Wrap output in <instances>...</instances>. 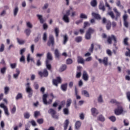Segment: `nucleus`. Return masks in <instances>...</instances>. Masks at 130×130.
Masks as SVG:
<instances>
[{
    "instance_id": "f257e3e1",
    "label": "nucleus",
    "mask_w": 130,
    "mask_h": 130,
    "mask_svg": "<svg viewBox=\"0 0 130 130\" xmlns=\"http://www.w3.org/2000/svg\"><path fill=\"white\" fill-rule=\"evenodd\" d=\"M25 91L28 94V98H31L33 96V89L31 88V84L30 83L27 82L25 84Z\"/></svg>"
},
{
    "instance_id": "f03ea898",
    "label": "nucleus",
    "mask_w": 130,
    "mask_h": 130,
    "mask_svg": "<svg viewBox=\"0 0 130 130\" xmlns=\"http://www.w3.org/2000/svg\"><path fill=\"white\" fill-rule=\"evenodd\" d=\"M112 40H114V46H116V43H117V40H116V37L115 36L112 35L111 37L108 38L107 42L109 44H111L112 43Z\"/></svg>"
},
{
    "instance_id": "7ed1b4c3",
    "label": "nucleus",
    "mask_w": 130,
    "mask_h": 130,
    "mask_svg": "<svg viewBox=\"0 0 130 130\" xmlns=\"http://www.w3.org/2000/svg\"><path fill=\"white\" fill-rule=\"evenodd\" d=\"M116 16L115 17V16H114V13H113V12L111 11V12H109L108 13V14L111 16V18L113 20L114 19H115V21H117V20H118V18H119V17H120V13H119V12H118L116 13Z\"/></svg>"
},
{
    "instance_id": "20e7f679",
    "label": "nucleus",
    "mask_w": 130,
    "mask_h": 130,
    "mask_svg": "<svg viewBox=\"0 0 130 130\" xmlns=\"http://www.w3.org/2000/svg\"><path fill=\"white\" fill-rule=\"evenodd\" d=\"M114 112L116 115H120L123 112V108L121 106H118V107L115 109Z\"/></svg>"
},
{
    "instance_id": "39448f33",
    "label": "nucleus",
    "mask_w": 130,
    "mask_h": 130,
    "mask_svg": "<svg viewBox=\"0 0 130 130\" xmlns=\"http://www.w3.org/2000/svg\"><path fill=\"white\" fill-rule=\"evenodd\" d=\"M48 113H49V114H51L53 118H55V119H58V117L56 116V115H55L56 114V112L53 109H50L48 110Z\"/></svg>"
},
{
    "instance_id": "423d86ee",
    "label": "nucleus",
    "mask_w": 130,
    "mask_h": 130,
    "mask_svg": "<svg viewBox=\"0 0 130 130\" xmlns=\"http://www.w3.org/2000/svg\"><path fill=\"white\" fill-rule=\"evenodd\" d=\"M52 83L54 86L58 87V84H60L61 83V78L60 77H57L56 79H53Z\"/></svg>"
},
{
    "instance_id": "0eeeda50",
    "label": "nucleus",
    "mask_w": 130,
    "mask_h": 130,
    "mask_svg": "<svg viewBox=\"0 0 130 130\" xmlns=\"http://www.w3.org/2000/svg\"><path fill=\"white\" fill-rule=\"evenodd\" d=\"M39 75L41 78H42V77L47 78V77H48V71H47V69H44L43 72H39Z\"/></svg>"
},
{
    "instance_id": "6e6552de",
    "label": "nucleus",
    "mask_w": 130,
    "mask_h": 130,
    "mask_svg": "<svg viewBox=\"0 0 130 130\" xmlns=\"http://www.w3.org/2000/svg\"><path fill=\"white\" fill-rule=\"evenodd\" d=\"M48 46H54V38H53V36L50 35L49 37V41L47 43Z\"/></svg>"
},
{
    "instance_id": "1a4fd4ad",
    "label": "nucleus",
    "mask_w": 130,
    "mask_h": 130,
    "mask_svg": "<svg viewBox=\"0 0 130 130\" xmlns=\"http://www.w3.org/2000/svg\"><path fill=\"white\" fill-rule=\"evenodd\" d=\"M127 18H128V16L126 14H125L123 16V25L125 28H128V22L126 20H127Z\"/></svg>"
},
{
    "instance_id": "9d476101",
    "label": "nucleus",
    "mask_w": 130,
    "mask_h": 130,
    "mask_svg": "<svg viewBox=\"0 0 130 130\" xmlns=\"http://www.w3.org/2000/svg\"><path fill=\"white\" fill-rule=\"evenodd\" d=\"M82 79L85 82H87L89 80V75L88 73L86 71H83V74H82Z\"/></svg>"
},
{
    "instance_id": "9b49d317",
    "label": "nucleus",
    "mask_w": 130,
    "mask_h": 130,
    "mask_svg": "<svg viewBox=\"0 0 130 130\" xmlns=\"http://www.w3.org/2000/svg\"><path fill=\"white\" fill-rule=\"evenodd\" d=\"M47 97H48L47 94H44L43 95V101L45 105H48V104H50V102L47 101Z\"/></svg>"
},
{
    "instance_id": "f8f14e48",
    "label": "nucleus",
    "mask_w": 130,
    "mask_h": 130,
    "mask_svg": "<svg viewBox=\"0 0 130 130\" xmlns=\"http://www.w3.org/2000/svg\"><path fill=\"white\" fill-rule=\"evenodd\" d=\"M91 112L93 116H97L98 113H99L98 110L95 108H92L91 109Z\"/></svg>"
},
{
    "instance_id": "ddd939ff",
    "label": "nucleus",
    "mask_w": 130,
    "mask_h": 130,
    "mask_svg": "<svg viewBox=\"0 0 130 130\" xmlns=\"http://www.w3.org/2000/svg\"><path fill=\"white\" fill-rule=\"evenodd\" d=\"M63 45H66L68 41H69V37L68 36V35L65 34L64 36H63Z\"/></svg>"
},
{
    "instance_id": "4468645a",
    "label": "nucleus",
    "mask_w": 130,
    "mask_h": 130,
    "mask_svg": "<svg viewBox=\"0 0 130 130\" xmlns=\"http://www.w3.org/2000/svg\"><path fill=\"white\" fill-rule=\"evenodd\" d=\"M62 20L64 21L65 23H70V18L69 16L64 15L62 18Z\"/></svg>"
},
{
    "instance_id": "2eb2a0df",
    "label": "nucleus",
    "mask_w": 130,
    "mask_h": 130,
    "mask_svg": "<svg viewBox=\"0 0 130 130\" xmlns=\"http://www.w3.org/2000/svg\"><path fill=\"white\" fill-rule=\"evenodd\" d=\"M54 55L55 58H58V59L59 58V57L60 56V53H59V51L58 49H55L54 51Z\"/></svg>"
},
{
    "instance_id": "dca6fc26",
    "label": "nucleus",
    "mask_w": 130,
    "mask_h": 130,
    "mask_svg": "<svg viewBox=\"0 0 130 130\" xmlns=\"http://www.w3.org/2000/svg\"><path fill=\"white\" fill-rule=\"evenodd\" d=\"M16 74H13V78L14 79H15V80H17V79L19 78V75H20V70H19V69H16Z\"/></svg>"
},
{
    "instance_id": "f3484780",
    "label": "nucleus",
    "mask_w": 130,
    "mask_h": 130,
    "mask_svg": "<svg viewBox=\"0 0 130 130\" xmlns=\"http://www.w3.org/2000/svg\"><path fill=\"white\" fill-rule=\"evenodd\" d=\"M92 17H94V18H95V19H96V20H101V16H100V15H99L98 14L93 12L92 13Z\"/></svg>"
},
{
    "instance_id": "a211bd4d",
    "label": "nucleus",
    "mask_w": 130,
    "mask_h": 130,
    "mask_svg": "<svg viewBox=\"0 0 130 130\" xmlns=\"http://www.w3.org/2000/svg\"><path fill=\"white\" fill-rule=\"evenodd\" d=\"M67 69V65L63 64L62 65V67H61L59 69V72L60 73H62V72H64Z\"/></svg>"
},
{
    "instance_id": "6ab92c4d",
    "label": "nucleus",
    "mask_w": 130,
    "mask_h": 130,
    "mask_svg": "<svg viewBox=\"0 0 130 130\" xmlns=\"http://www.w3.org/2000/svg\"><path fill=\"white\" fill-rule=\"evenodd\" d=\"M77 61H78V63L83 64L84 63V59L81 56H78L77 57Z\"/></svg>"
},
{
    "instance_id": "aec40b11",
    "label": "nucleus",
    "mask_w": 130,
    "mask_h": 130,
    "mask_svg": "<svg viewBox=\"0 0 130 130\" xmlns=\"http://www.w3.org/2000/svg\"><path fill=\"white\" fill-rule=\"evenodd\" d=\"M61 89L63 92H66L68 89V83H65L61 85Z\"/></svg>"
},
{
    "instance_id": "412c9836",
    "label": "nucleus",
    "mask_w": 130,
    "mask_h": 130,
    "mask_svg": "<svg viewBox=\"0 0 130 130\" xmlns=\"http://www.w3.org/2000/svg\"><path fill=\"white\" fill-rule=\"evenodd\" d=\"M128 40L129 39L128 37H126L124 39L123 41V45H125V46H128V45H129V44H128Z\"/></svg>"
},
{
    "instance_id": "4be33fe9",
    "label": "nucleus",
    "mask_w": 130,
    "mask_h": 130,
    "mask_svg": "<svg viewBox=\"0 0 130 130\" xmlns=\"http://www.w3.org/2000/svg\"><path fill=\"white\" fill-rule=\"evenodd\" d=\"M102 62L104 63V66H108V57H104L102 60Z\"/></svg>"
},
{
    "instance_id": "5701e85b",
    "label": "nucleus",
    "mask_w": 130,
    "mask_h": 130,
    "mask_svg": "<svg viewBox=\"0 0 130 130\" xmlns=\"http://www.w3.org/2000/svg\"><path fill=\"white\" fill-rule=\"evenodd\" d=\"M70 124V121H69V119L66 120L64 123V130H67L68 129V126H69V124Z\"/></svg>"
},
{
    "instance_id": "b1692460",
    "label": "nucleus",
    "mask_w": 130,
    "mask_h": 130,
    "mask_svg": "<svg viewBox=\"0 0 130 130\" xmlns=\"http://www.w3.org/2000/svg\"><path fill=\"white\" fill-rule=\"evenodd\" d=\"M81 123L80 121H77L76 123H75V128L78 130L79 129V128H80V127H81Z\"/></svg>"
},
{
    "instance_id": "393cba45",
    "label": "nucleus",
    "mask_w": 130,
    "mask_h": 130,
    "mask_svg": "<svg viewBox=\"0 0 130 130\" xmlns=\"http://www.w3.org/2000/svg\"><path fill=\"white\" fill-rule=\"evenodd\" d=\"M99 9L104 12L105 11V6H104V4L103 2H101L99 6Z\"/></svg>"
},
{
    "instance_id": "a878e982",
    "label": "nucleus",
    "mask_w": 130,
    "mask_h": 130,
    "mask_svg": "<svg viewBox=\"0 0 130 130\" xmlns=\"http://www.w3.org/2000/svg\"><path fill=\"white\" fill-rule=\"evenodd\" d=\"M19 12V8L18 7H15L14 9L13 10V14L14 17H16L17 15H18V13Z\"/></svg>"
},
{
    "instance_id": "bb28decb",
    "label": "nucleus",
    "mask_w": 130,
    "mask_h": 130,
    "mask_svg": "<svg viewBox=\"0 0 130 130\" xmlns=\"http://www.w3.org/2000/svg\"><path fill=\"white\" fill-rule=\"evenodd\" d=\"M17 42L18 44H19L20 45H22L23 44H25V40L20 39L19 38H17Z\"/></svg>"
},
{
    "instance_id": "cd10ccee",
    "label": "nucleus",
    "mask_w": 130,
    "mask_h": 130,
    "mask_svg": "<svg viewBox=\"0 0 130 130\" xmlns=\"http://www.w3.org/2000/svg\"><path fill=\"white\" fill-rule=\"evenodd\" d=\"M81 93L82 95L85 96V97H90V94H89V92L87 91V90H82Z\"/></svg>"
},
{
    "instance_id": "c85d7f7f",
    "label": "nucleus",
    "mask_w": 130,
    "mask_h": 130,
    "mask_svg": "<svg viewBox=\"0 0 130 130\" xmlns=\"http://www.w3.org/2000/svg\"><path fill=\"white\" fill-rule=\"evenodd\" d=\"M107 30H110L111 29V22L110 21H107V25H106Z\"/></svg>"
},
{
    "instance_id": "c756f323",
    "label": "nucleus",
    "mask_w": 130,
    "mask_h": 130,
    "mask_svg": "<svg viewBox=\"0 0 130 130\" xmlns=\"http://www.w3.org/2000/svg\"><path fill=\"white\" fill-rule=\"evenodd\" d=\"M37 16L38 17L39 20H40V23L41 24H43V23H44V20L43 19V18H42V15L38 14Z\"/></svg>"
},
{
    "instance_id": "7c9ffc66",
    "label": "nucleus",
    "mask_w": 130,
    "mask_h": 130,
    "mask_svg": "<svg viewBox=\"0 0 130 130\" xmlns=\"http://www.w3.org/2000/svg\"><path fill=\"white\" fill-rule=\"evenodd\" d=\"M63 112L65 115H69V114H70V111L68 108H64L63 110Z\"/></svg>"
},
{
    "instance_id": "2f4dec72",
    "label": "nucleus",
    "mask_w": 130,
    "mask_h": 130,
    "mask_svg": "<svg viewBox=\"0 0 130 130\" xmlns=\"http://www.w3.org/2000/svg\"><path fill=\"white\" fill-rule=\"evenodd\" d=\"M23 98V94L21 93H18L15 97L16 100H19V99H22Z\"/></svg>"
},
{
    "instance_id": "473e14b6",
    "label": "nucleus",
    "mask_w": 130,
    "mask_h": 130,
    "mask_svg": "<svg viewBox=\"0 0 130 130\" xmlns=\"http://www.w3.org/2000/svg\"><path fill=\"white\" fill-rule=\"evenodd\" d=\"M71 104H72V100L71 99H69L67 101L66 107H70V106H71Z\"/></svg>"
},
{
    "instance_id": "72a5a7b5",
    "label": "nucleus",
    "mask_w": 130,
    "mask_h": 130,
    "mask_svg": "<svg viewBox=\"0 0 130 130\" xmlns=\"http://www.w3.org/2000/svg\"><path fill=\"white\" fill-rule=\"evenodd\" d=\"M0 71L2 75H5V74H6V72H7V67H3L1 68Z\"/></svg>"
},
{
    "instance_id": "f704fd0d",
    "label": "nucleus",
    "mask_w": 130,
    "mask_h": 130,
    "mask_svg": "<svg viewBox=\"0 0 130 130\" xmlns=\"http://www.w3.org/2000/svg\"><path fill=\"white\" fill-rule=\"evenodd\" d=\"M90 5L92 7H96L97 6V0H92Z\"/></svg>"
},
{
    "instance_id": "c9c22d12",
    "label": "nucleus",
    "mask_w": 130,
    "mask_h": 130,
    "mask_svg": "<svg viewBox=\"0 0 130 130\" xmlns=\"http://www.w3.org/2000/svg\"><path fill=\"white\" fill-rule=\"evenodd\" d=\"M117 7H118L120 8V9H121L122 10H123L124 7L121 4H120V1H118L116 3Z\"/></svg>"
},
{
    "instance_id": "e433bc0d",
    "label": "nucleus",
    "mask_w": 130,
    "mask_h": 130,
    "mask_svg": "<svg viewBox=\"0 0 130 130\" xmlns=\"http://www.w3.org/2000/svg\"><path fill=\"white\" fill-rule=\"evenodd\" d=\"M98 101L99 103H103V98H102V95L100 94L98 98Z\"/></svg>"
},
{
    "instance_id": "4c0bfd02",
    "label": "nucleus",
    "mask_w": 130,
    "mask_h": 130,
    "mask_svg": "<svg viewBox=\"0 0 130 130\" xmlns=\"http://www.w3.org/2000/svg\"><path fill=\"white\" fill-rule=\"evenodd\" d=\"M85 39H87V40H89V39H91V34L88 32V31H86Z\"/></svg>"
},
{
    "instance_id": "58836bf2",
    "label": "nucleus",
    "mask_w": 130,
    "mask_h": 130,
    "mask_svg": "<svg viewBox=\"0 0 130 130\" xmlns=\"http://www.w3.org/2000/svg\"><path fill=\"white\" fill-rule=\"evenodd\" d=\"M83 40L82 37H77L75 38V41L77 42V43H79Z\"/></svg>"
},
{
    "instance_id": "ea45409f",
    "label": "nucleus",
    "mask_w": 130,
    "mask_h": 130,
    "mask_svg": "<svg viewBox=\"0 0 130 130\" xmlns=\"http://www.w3.org/2000/svg\"><path fill=\"white\" fill-rule=\"evenodd\" d=\"M47 59H49V60H52V56L49 52L47 53Z\"/></svg>"
},
{
    "instance_id": "a19ab883",
    "label": "nucleus",
    "mask_w": 130,
    "mask_h": 130,
    "mask_svg": "<svg viewBox=\"0 0 130 130\" xmlns=\"http://www.w3.org/2000/svg\"><path fill=\"white\" fill-rule=\"evenodd\" d=\"M10 91V88L8 86H6L4 88V93L6 95L9 94V92Z\"/></svg>"
},
{
    "instance_id": "79ce46f5",
    "label": "nucleus",
    "mask_w": 130,
    "mask_h": 130,
    "mask_svg": "<svg viewBox=\"0 0 130 130\" xmlns=\"http://www.w3.org/2000/svg\"><path fill=\"white\" fill-rule=\"evenodd\" d=\"M126 50L128 51H126L125 53V56H129L130 57V49L128 47L126 48Z\"/></svg>"
},
{
    "instance_id": "37998d69",
    "label": "nucleus",
    "mask_w": 130,
    "mask_h": 130,
    "mask_svg": "<svg viewBox=\"0 0 130 130\" xmlns=\"http://www.w3.org/2000/svg\"><path fill=\"white\" fill-rule=\"evenodd\" d=\"M16 110L17 109L16 108V106H13V108L11 110V113H12V114H15V113H16Z\"/></svg>"
},
{
    "instance_id": "c03bdc74",
    "label": "nucleus",
    "mask_w": 130,
    "mask_h": 130,
    "mask_svg": "<svg viewBox=\"0 0 130 130\" xmlns=\"http://www.w3.org/2000/svg\"><path fill=\"white\" fill-rule=\"evenodd\" d=\"M25 33L27 36H29L31 34V29L30 28H27L25 30Z\"/></svg>"
},
{
    "instance_id": "a18cd8bd",
    "label": "nucleus",
    "mask_w": 130,
    "mask_h": 130,
    "mask_svg": "<svg viewBox=\"0 0 130 130\" xmlns=\"http://www.w3.org/2000/svg\"><path fill=\"white\" fill-rule=\"evenodd\" d=\"M87 32H89V34H93L95 32V29L92 28V27H90L88 28V30L87 31Z\"/></svg>"
},
{
    "instance_id": "49530a36",
    "label": "nucleus",
    "mask_w": 130,
    "mask_h": 130,
    "mask_svg": "<svg viewBox=\"0 0 130 130\" xmlns=\"http://www.w3.org/2000/svg\"><path fill=\"white\" fill-rule=\"evenodd\" d=\"M39 115H40V111H36L34 112V117H35V118H37V117L39 116Z\"/></svg>"
},
{
    "instance_id": "de8ad7c7",
    "label": "nucleus",
    "mask_w": 130,
    "mask_h": 130,
    "mask_svg": "<svg viewBox=\"0 0 130 130\" xmlns=\"http://www.w3.org/2000/svg\"><path fill=\"white\" fill-rule=\"evenodd\" d=\"M99 120L100 121H105V118L102 115H101L98 117Z\"/></svg>"
},
{
    "instance_id": "09e8293b",
    "label": "nucleus",
    "mask_w": 130,
    "mask_h": 130,
    "mask_svg": "<svg viewBox=\"0 0 130 130\" xmlns=\"http://www.w3.org/2000/svg\"><path fill=\"white\" fill-rule=\"evenodd\" d=\"M109 118L111 121H112V122H114L116 121V117L114 116H111Z\"/></svg>"
},
{
    "instance_id": "8fccbe9b",
    "label": "nucleus",
    "mask_w": 130,
    "mask_h": 130,
    "mask_svg": "<svg viewBox=\"0 0 130 130\" xmlns=\"http://www.w3.org/2000/svg\"><path fill=\"white\" fill-rule=\"evenodd\" d=\"M54 31H55L56 37H58V34L59 33V29H58V28L57 27H56L55 28Z\"/></svg>"
},
{
    "instance_id": "3c124183",
    "label": "nucleus",
    "mask_w": 130,
    "mask_h": 130,
    "mask_svg": "<svg viewBox=\"0 0 130 130\" xmlns=\"http://www.w3.org/2000/svg\"><path fill=\"white\" fill-rule=\"evenodd\" d=\"M54 31H55L56 37H58V34L59 33V29H58V28L57 27H56L55 28Z\"/></svg>"
},
{
    "instance_id": "603ef678",
    "label": "nucleus",
    "mask_w": 130,
    "mask_h": 130,
    "mask_svg": "<svg viewBox=\"0 0 130 130\" xmlns=\"http://www.w3.org/2000/svg\"><path fill=\"white\" fill-rule=\"evenodd\" d=\"M5 51V45L2 44L0 46V52H4Z\"/></svg>"
},
{
    "instance_id": "864d4df0",
    "label": "nucleus",
    "mask_w": 130,
    "mask_h": 130,
    "mask_svg": "<svg viewBox=\"0 0 130 130\" xmlns=\"http://www.w3.org/2000/svg\"><path fill=\"white\" fill-rule=\"evenodd\" d=\"M24 117L26 119H29L30 117V113L29 112H26L24 114Z\"/></svg>"
},
{
    "instance_id": "5fc2aeb1",
    "label": "nucleus",
    "mask_w": 130,
    "mask_h": 130,
    "mask_svg": "<svg viewBox=\"0 0 130 130\" xmlns=\"http://www.w3.org/2000/svg\"><path fill=\"white\" fill-rule=\"evenodd\" d=\"M36 64L37 67H41V66H42V62H41L40 59H38L37 60V63Z\"/></svg>"
},
{
    "instance_id": "6e6d98bb",
    "label": "nucleus",
    "mask_w": 130,
    "mask_h": 130,
    "mask_svg": "<svg viewBox=\"0 0 130 130\" xmlns=\"http://www.w3.org/2000/svg\"><path fill=\"white\" fill-rule=\"evenodd\" d=\"M43 40L46 41L47 40V33L44 32L43 37Z\"/></svg>"
},
{
    "instance_id": "4d7b16f0",
    "label": "nucleus",
    "mask_w": 130,
    "mask_h": 130,
    "mask_svg": "<svg viewBox=\"0 0 130 130\" xmlns=\"http://www.w3.org/2000/svg\"><path fill=\"white\" fill-rule=\"evenodd\" d=\"M123 123H124V125L125 126H128V125H129V122H128V121L126 119H124L123 120Z\"/></svg>"
},
{
    "instance_id": "13d9d810",
    "label": "nucleus",
    "mask_w": 130,
    "mask_h": 130,
    "mask_svg": "<svg viewBox=\"0 0 130 130\" xmlns=\"http://www.w3.org/2000/svg\"><path fill=\"white\" fill-rule=\"evenodd\" d=\"M26 26L28 28H29L30 29L33 28V25H32V24L30 22H26Z\"/></svg>"
},
{
    "instance_id": "bf43d9fd",
    "label": "nucleus",
    "mask_w": 130,
    "mask_h": 130,
    "mask_svg": "<svg viewBox=\"0 0 130 130\" xmlns=\"http://www.w3.org/2000/svg\"><path fill=\"white\" fill-rule=\"evenodd\" d=\"M67 64H72L73 63V60L71 58H69L66 60Z\"/></svg>"
},
{
    "instance_id": "052dcab7",
    "label": "nucleus",
    "mask_w": 130,
    "mask_h": 130,
    "mask_svg": "<svg viewBox=\"0 0 130 130\" xmlns=\"http://www.w3.org/2000/svg\"><path fill=\"white\" fill-rule=\"evenodd\" d=\"M80 18H81V19H87L88 16H87V15H86V14L81 13L80 14Z\"/></svg>"
},
{
    "instance_id": "680f3d73",
    "label": "nucleus",
    "mask_w": 130,
    "mask_h": 130,
    "mask_svg": "<svg viewBox=\"0 0 130 130\" xmlns=\"http://www.w3.org/2000/svg\"><path fill=\"white\" fill-rule=\"evenodd\" d=\"M39 39H40V34H39V36L35 38L34 41L35 43H37L39 41Z\"/></svg>"
},
{
    "instance_id": "e2e57ef3",
    "label": "nucleus",
    "mask_w": 130,
    "mask_h": 130,
    "mask_svg": "<svg viewBox=\"0 0 130 130\" xmlns=\"http://www.w3.org/2000/svg\"><path fill=\"white\" fill-rule=\"evenodd\" d=\"M44 122V120H43V118H40L37 120V122H38L39 124H42V123H43Z\"/></svg>"
},
{
    "instance_id": "0e129e2a",
    "label": "nucleus",
    "mask_w": 130,
    "mask_h": 130,
    "mask_svg": "<svg viewBox=\"0 0 130 130\" xmlns=\"http://www.w3.org/2000/svg\"><path fill=\"white\" fill-rule=\"evenodd\" d=\"M20 62L25 63V56L21 55V57L20 58Z\"/></svg>"
},
{
    "instance_id": "69168bd1",
    "label": "nucleus",
    "mask_w": 130,
    "mask_h": 130,
    "mask_svg": "<svg viewBox=\"0 0 130 130\" xmlns=\"http://www.w3.org/2000/svg\"><path fill=\"white\" fill-rule=\"evenodd\" d=\"M94 50V44H91L90 46V48L89 49V52H93V51Z\"/></svg>"
},
{
    "instance_id": "338daca9",
    "label": "nucleus",
    "mask_w": 130,
    "mask_h": 130,
    "mask_svg": "<svg viewBox=\"0 0 130 130\" xmlns=\"http://www.w3.org/2000/svg\"><path fill=\"white\" fill-rule=\"evenodd\" d=\"M110 103H112V104H118V102L116 101V100L112 99L110 101Z\"/></svg>"
},
{
    "instance_id": "774afa93",
    "label": "nucleus",
    "mask_w": 130,
    "mask_h": 130,
    "mask_svg": "<svg viewBox=\"0 0 130 130\" xmlns=\"http://www.w3.org/2000/svg\"><path fill=\"white\" fill-rule=\"evenodd\" d=\"M126 96H127V99L129 102H130V92H128L126 93Z\"/></svg>"
}]
</instances>
